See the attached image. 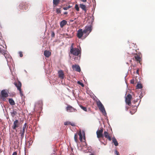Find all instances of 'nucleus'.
I'll use <instances>...</instances> for the list:
<instances>
[{"label":"nucleus","instance_id":"1","mask_svg":"<svg viewBox=\"0 0 155 155\" xmlns=\"http://www.w3.org/2000/svg\"><path fill=\"white\" fill-rule=\"evenodd\" d=\"M74 44L73 43H72L70 47V52L73 55L78 56L79 54L81 53V51L78 48H74Z\"/></svg>","mask_w":155,"mask_h":155},{"label":"nucleus","instance_id":"2","mask_svg":"<svg viewBox=\"0 0 155 155\" xmlns=\"http://www.w3.org/2000/svg\"><path fill=\"white\" fill-rule=\"evenodd\" d=\"M96 103L98 107L101 112H102L104 115H106L107 114L104 106L101 102L99 100H98L96 101Z\"/></svg>","mask_w":155,"mask_h":155},{"label":"nucleus","instance_id":"3","mask_svg":"<svg viewBox=\"0 0 155 155\" xmlns=\"http://www.w3.org/2000/svg\"><path fill=\"white\" fill-rule=\"evenodd\" d=\"M92 30V27L91 25L89 26H86L85 27V29L83 30L84 33L86 34V37L88 35L90 32Z\"/></svg>","mask_w":155,"mask_h":155},{"label":"nucleus","instance_id":"4","mask_svg":"<svg viewBox=\"0 0 155 155\" xmlns=\"http://www.w3.org/2000/svg\"><path fill=\"white\" fill-rule=\"evenodd\" d=\"M0 53L4 56L7 61H8V59L10 58L11 56L6 51H5L0 48Z\"/></svg>","mask_w":155,"mask_h":155},{"label":"nucleus","instance_id":"5","mask_svg":"<svg viewBox=\"0 0 155 155\" xmlns=\"http://www.w3.org/2000/svg\"><path fill=\"white\" fill-rule=\"evenodd\" d=\"M103 128L102 127L100 128V130H98L96 132L97 137L98 139L101 138H103L104 135L103 134Z\"/></svg>","mask_w":155,"mask_h":155},{"label":"nucleus","instance_id":"6","mask_svg":"<svg viewBox=\"0 0 155 155\" xmlns=\"http://www.w3.org/2000/svg\"><path fill=\"white\" fill-rule=\"evenodd\" d=\"M8 96L7 91L5 90H3L1 92V98L3 101L5 100V98Z\"/></svg>","mask_w":155,"mask_h":155},{"label":"nucleus","instance_id":"7","mask_svg":"<svg viewBox=\"0 0 155 155\" xmlns=\"http://www.w3.org/2000/svg\"><path fill=\"white\" fill-rule=\"evenodd\" d=\"M66 109L67 111L68 112H77V110L76 109L69 105H67Z\"/></svg>","mask_w":155,"mask_h":155},{"label":"nucleus","instance_id":"8","mask_svg":"<svg viewBox=\"0 0 155 155\" xmlns=\"http://www.w3.org/2000/svg\"><path fill=\"white\" fill-rule=\"evenodd\" d=\"M132 96L130 94H128L125 97V102L129 106L131 105V100L132 99Z\"/></svg>","mask_w":155,"mask_h":155},{"label":"nucleus","instance_id":"9","mask_svg":"<svg viewBox=\"0 0 155 155\" xmlns=\"http://www.w3.org/2000/svg\"><path fill=\"white\" fill-rule=\"evenodd\" d=\"M14 84L17 88V89L19 91L21 95L22 96L23 95L22 94V93L21 89V84L20 82L18 81V82L15 83Z\"/></svg>","mask_w":155,"mask_h":155},{"label":"nucleus","instance_id":"10","mask_svg":"<svg viewBox=\"0 0 155 155\" xmlns=\"http://www.w3.org/2000/svg\"><path fill=\"white\" fill-rule=\"evenodd\" d=\"M19 6L21 9L26 10L28 8V4L26 2H22Z\"/></svg>","mask_w":155,"mask_h":155},{"label":"nucleus","instance_id":"11","mask_svg":"<svg viewBox=\"0 0 155 155\" xmlns=\"http://www.w3.org/2000/svg\"><path fill=\"white\" fill-rule=\"evenodd\" d=\"M58 77L61 79H64V72L63 70H60L58 71Z\"/></svg>","mask_w":155,"mask_h":155},{"label":"nucleus","instance_id":"12","mask_svg":"<svg viewBox=\"0 0 155 155\" xmlns=\"http://www.w3.org/2000/svg\"><path fill=\"white\" fill-rule=\"evenodd\" d=\"M84 33V31L82 29H79L78 31L77 34V36L79 38H81L82 37Z\"/></svg>","mask_w":155,"mask_h":155},{"label":"nucleus","instance_id":"13","mask_svg":"<svg viewBox=\"0 0 155 155\" xmlns=\"http://www.w3.org/2000/svg\"><path fill=\"white\" fill-rule=\"evenodd\" d=\"M72 68L73 70H75L78 72H80L81 71L80 66L78 65H72Z\"/></svg>","mask_w":155,"mask_h":155},{"label":"nucleus","instance_id":"14","mask_svg":"<svg viewBox=\"0 0 155 155\" xmlns=\"http://www.w3.org/2000/svg\"><path fill=\"white\" fill-rule=\"evenodd\" d=\"M19 126V124L18 120H16L14 121L13 126H12V128L14 130H16V128Z\"/></svg>","mask_w":155,"mask_h":155},{"label":"nucleus","instance_id":"15","mask_svg":"<svg viewBox=\"0 0 155 155\" xmlns=\"http://www.w3.org/2000/svg\"><path fill=\"white\" fill-rule=\"evenodd\" d=\"M104 136L106 138L108 139V140L110 141L111 140V137L109 135V134L108 132H107V131H105L104 132Z\"/></svg>","mask_w":155,"mask_h":155},{"label":"nucleus","instance_id":"16","mask_svg":"<svg viewBox=\"0 0 155 155\" xmlns=\"http://www.w3.org/2000/svg\"><path fill=\"white\" fill-rule=\"evenodd\" d=\"M134 58L137 61L139 62L140 63V62L141 60V58H140L139 55L137 54H136L135 55Z\"/></svg>","mask_w":155,"mask_h":155},{"label":"nucleus","instance_id":"17","mask_svg":"<svg viewBox=\"0 0 155 155\" xmlns=\"http://www.w3.org/2000/svg\"><path fill=\"white\" fill-rule=\"evenodd\" d=\"M51 53L48 51L45 50L44 52V55L47 58H48L51 55Z\"/></svg>","mask_w":155,"mask_h":155},{"label":"nucleus","instance_id":"18","mask_svg":"<svg viewBox=\"0 0 155 155\" xmlns=\"http://www.w3.org/2000/svg\"><path fill=\"white\" fill-rule=\"evenodd\" d=\"M80 7L82 10L84 11L85 12H87V10L86 9V6L85 5L81 4H80Z\"/></svg>","mask_w":155,"mask_h":155},{"label":"nucleus","instance_id":"19","mask_svg":"<svg viewBox=\"0 0 155 155\" xmlns=\"http://www.w3.org/2000/svg\"><path fill=\"white\" fill-rule=\"evenodd\" d=\"M67 23V21L65 20H63L60 22V26L61 28H62Z\"/></svg>","mask_w":155,"mask_h":155},{"label":"nucleus","instance_id":"20","mask_svg":"<svg viewBox=\"0 0 155 155\" xmlns=\"http://www.w3.org/2000/svg\"><path fill=\"white\" fill-rule=\"evenodd\" d=\"M60 0H53L54 7H55L58 5L60 2Z\"/></svg>","mask_w":155,"mask_h":155},{"label":"nucleus","instance_id":"21","mask_svg":"<svg viewBox=\"0 0 155 155\" xmlns=\"http://www.w3.org/2000/svg\"><path fill=\"white\" fill-rule=\"evenodd\" d=\"M113 142L114 143V145L116 146H117L118 145V143L116 140V139L114 137H113L112 139Z\"/></svg>","mask_w":155,"mask_h":155},{"label":"nucleus","instance_id":"22","mask_svg":"<svg viewBox=\"0 0 155 155\" xmlns=\"http://www.w3.org/2000/svg\"><path fill=\"white\" fill-rule=\"evenodd\" d=\"M64 124L65 125L68 124H70L72 126H74L75 125L74 123H71L69 121H67L66 122H64Z\"/></svg>","mask_w":155,"mask_h":155},{"label":"nucleus","instance_id":"23","mask_svg":"<svg viewBox=\"0 0 155 155\" xmlns=\"http://www.w3.org/2000/svg\"><path fill=\"white\" fill-rule=\"evenodd\" d=\"M9 104L12 105H15V103L14 101L12 98H10L8 100Z\"/></svg>","mask_w":155,"mask_h":155},{"label":"nucleus","instance_id":"24","mask_svg":"<svg viewBox=\"0 0 155 155\" xmlns=\"http://www.w3.org/2000/svg\"><path fill=\"white\" fill-rule=\"evenodd\" d=\"M17 114V112L16 111H13V112H11V115L13 117Z\"/></svg>","mask_w":155,"mask_h":155},{"label":"nucleus","instance_id":"25","mask_svg":"<svg viewBox=\"0 0 155 155\" xmlns=\"http://www.w3.org/2000/svg\"><path fill=\"white\" fill-rule=\"evenodd\" d=\"M78 136L77 135V134H76L74 136V140L76 143H77L78 141Z\"/></svg>","mask_w":155,"mask_h":155},{"label":"nucleus","instance_id":"26","mask_svg":"<svg viewBox=\"0 0 155 155\" xmlns=\"http://www.w3.org/2000/svg\"><path fill=\"white\" fill-rule=\"evenodd\" d=\"M74 8L77 11H79V7L78 5V4H76L75 5Z\"/></svg>","mask_w":155,"mask_h":155},{"label":"nucleus","instance_id":"27","mask_svg":"<svg viewBox=\"0 0 155 155\" xmlns=\"http://www.w3.org/2000/svg\"><path fill=\"white\" fill-rule=\"evenodd\" d=\"M78 135L79 136L80 140L81 141H82V140L83 136L81 134V132L79 133Z\"/></svg>","mask_w":155,"mask_h":155},{"label":"nucleus","instance_id":"28","mask_svg":"<svg viewBox=\"0 0 155 155\" xmlns=\"http://www.w3.org/2000/svg\"><path fill=\"white\" fill-rule=\"evenodd\" d=\"M137 88L141 89L142 88V85L141 84H138L137 86Z\"/></svg>","mask_w":155,"mask_h":155},{"label":"nucleus","instance_id":"29","mask_svg":"<svg viewBox=\"0 0 155 155\" xmlns=\"http://www.w3.org/2000/svg\"><path fill=\"white\" fill-rule=\"evenodd\" d=\"M24 133H23L22 132V130L20 131V134H21V140H22L24 137Z\"/></svg>","mask_w":155,"mask_h":155},{"label":"nucleus","instance_id":"30","mask_svg":"<svg viewBox=\"0 0 155 155\" xmlns=\"http://www.w3.org/2000/svg\"><path fill=\"white\" fill-rule=\"evenodd\" d=\"M80 107L81 108L83 109L85 111H87V110L86 107H83L82 105L80 106Z\"/></svg>","mask_w":155,"mask_h":155},{"label":"nucleus","instance_id":"31","mask_svg":"<svg viewBox=\"0 0 155 155\" xmlns=\"http://www.w3.org/2000/svg\"><path fill=\"white\" fill-rule=\"evenodd\" d=\"M27 127H28L27 126V124L25 123L23 125L22 129H26V130H27Z\"/></svg>","mask_w":155,"mask_h":155},{"label":"nucleus","instance_id":"32","mask_svg":"<svg viewBox=\"0 0 155 155\" xmlns=\"http://www.w3.org/2000/svg\"><path fill=\"white\" fill-rule=\"evenodd\" d=\"M56 12L57 14H59L61 13V11L60 8H57L56 9Z\"/></svg>","mask_w":155,"mask_h":155},{"label":"nucleus","instance_id":"33","mask_svg":"<svg viewBox=\"0 0 155 155\" xmlns=\"http://www.w3.org/2000/svg\"><path fill=\"white\" fill-rule=\"evenodd\" d=\"M71 7V6H68V7H64L63 8V9L64 10H67L70 8Z\"/></svg>","mask_w":155,"mask_h":155},{"label":"nucleus","instance_id":"34","mask_svg":"<svg viewBox=\"0 0 155 155\" xmlns=\"http://www.w3.org/2000/svg\"><path fill=\"white\" fill-rule=\"evenodd\" d=\"M65 35H66V37L67 38H71V35H69L67 34H65Z\"/></svg>","mask_w":155,"mask_h":155},{"label":"nucleus","instance_id":"35","mask_svg":"<svg viewBox=\"0 0 155 155\" xmlns=\"http://www.w3.org/2000/svg\"><path fill=\"white\" fill-rule=\"evenodd\" d=\"M19 56L20 57H22L23 56V55L22 54V53L21 52H19Z\"/></svg>","mask_w":155,"mask_h":155},{"label":"nucleus","instance_id":"36","mask_svg":"<svg viewBox=\"0 0 155 155\" xmlns=\"http://www.w3.org/2000/svg\"><path fill=\"white\" fill-rule=\"evenodd\" d=\"M78 84H79L82 87H84V85L81 82H80V81H78Z\"/></svg>","mask_w":155,"mask_h":155},{"label":"nucleus","instance_id":"37","mask_svg":"<svg viewBox=\"0 0 155 155\" xmlns=\"http://www.w3.org/2000/svg\"><path fill=\"white\" fill-rule=\"evenodd\" d=\"M54 36H55V33H54V32H52L51 34V36L52 37H54Z\"/></svg>","mask_w":155,"mask_h":155},{"label":"nucleus","instance_id":"38","mask_svg":"<svg viewBox=\"0 0 155 155\" xmlns=\"http://www.w3.org/2000/svg\"><path fill=\"white\" fill-rule=\"evenodd\" d=\"M115 153L117 155H119V153L117 150L115 151Z\"/></svg>","mask_w":155,"mask_h":155},{"label":"nucleus","instance_id":"39","mask_svg":"<svg viewBox=\"0 0 155 155\" xmlns=\"http://www.w3.org/2000/svg\"><path fill=\"white\" fill-rule=\"evenodd\" d=\"M130 83L132 84H134V79L131 80Z\"/></svg>","mask_w":155,"mask_h":155},{"label":"nucleus","instance_id":"40","mask_svg":"<svg viewBox=\"0 0 155 155\" xmlns=\"http://www.w3.org/2000/svg\"><path fill=\"white\" fill-rule=\"evenodd\" d=\"M26 130V129H22V132L23 133H25Z\"/></svg>","mask_w":155,"mask_h":155},{"label":"nucleus","instance_id":"41","mask_svg":"<svg viewBox=\"0 0 155 155\" xmlns=\"http://www.w3.org/2000/svg\"><path fill=\"white\" fill-rule=\"evenodd\" d=\"M137 100H134L133 101V103H135L137 102Z\"/></svg>","mask_w":155,"mask_h":155},{"label":"nucleus","instance_id":"42","mask_svg":"<svg viewBox=\"0 0 155 155\" xmlns=\"http://www.w3.org/2000/svg\"><path fill=\"white\" fill-rule=\"evenodd\" d=\"M17 153L16 152H14L13 153L12 155H16Z\"/></svg>","mask_w":155,"mask_h":155},{"label":"nucleus","instance_id":"43","mask_svg":"<svg viewBox=\"0 0 155 155\" xmlns=\"http://www.w3.org/2000/svg\"><path fill=\"white\" fill-rule=\"evenodd\" d=\"M82 2H87V0H81Z\"/></svg>","mask_w":155,"mask_h":155},{"label":"nucleus","instance_id":"44","mask_svg":"<svg viewBox=\"0 0 155 155\" xmlns=\"http://www.w3.org/2000/svg\"><path fill=\"white\" fill-rule=\"evenodd\" d=\"M2 39V34L1 33H0V39Z\"/></svg>","mask_w":155,"mask_h":155},{"label":"nucleus","instance_id":"45","mask_svg":"<svg viewBox=\"0 0 155 155\" xmlns=\"http://www.w3.org/2000/svg\"><path fill=\"white\" fill-rule=\"evenodd\" d=\"M68 14V12H65L64 13V15H66Z\"/></svg>","mask_w":155,"mask_h":155},{"label":"nucleus","instance_id":"46","mask_svg":"<svg viewBox=\"0 0 155 155\" xmlns=\"http://www.w3.org/2000/svg\"><path fill=\"white\" fill-rule=\"evenodd\" d=\"M136 72H137V74L138 73V72H139V70L138 69H137V71H136Z\"/></svg>","mask_w":155,"mask_h":155},{"label":"nucleus","instance_id":"47","mask_svg":"<svg viewBox=\"0 0 155 155\" xmlns=\"http://www.w3.org/2000/svg\"><path fill=\"white\" fill-rule=\"evenodd\" d=\"M126 110H127L128 108V107H126Z\"/></svg>","mask_w":155,"mask_h":155},{"label":"nucleus","instance_id":"48","mask_svg":"<svg viewBox=\"0 0 155 155\" xmlns=\"http://www.w3.org/2000/svg\"><path fill=\"white\" fill-rule=\"evenodd\" d=\"M133 106H134L136 107V108H137V106H136V105H133Z\"/></svg>","mask_w":155,"mask_h":155},{"label":"nucleus","instance_id":"49","mask_svg":"<svg viewBox=\"0 0 155 155\" xmlns=\"http://www.w3.org/2000/svg\"><path fill=\"white\" fill-rule=\"evenodd\" d=\"M84 139L85 140V137L84 136Z\"/></svg>","mask_w":155,"mask_h":155},{"label":"nucleus","instance_id":"50","mask_svg":"<svg viewBox=\"0 0 155 155\" xmlns=\"http://www.w3.org/2000/svg\"><path fill=\"white\" fill-rule=\"evenodd\" d=\"M90 155H94V154L93 153H91L90 154Z\"/></svg>","mask_w":155,"mask_h":155},{"label":"nucleus","instance_id":"51","mask_svg":"<svg viewBox=\"0 0 155 155\" xmlns=\"http://www.w3.org/2000/svg\"><path fill=\"white\" fill-rule=\"evenodd\" d=\"M70 21L73 22V20H70Z\"/></svg>","mask_w":155,"mask_h":155},{"label":"nucleus","instance_id":"52","mask_svg":"<svg viewBox=\"0 0 155 155\" xmlns=\"http://www.w3.org/2000/svg\"><path fill=\"white\" fill-rule=\"evenodd\" d=\"M76 58H78V57H75V58H74L75 60V59Z\"/></svg>","mask_w":155,"mask_h":155}]
</instances>
